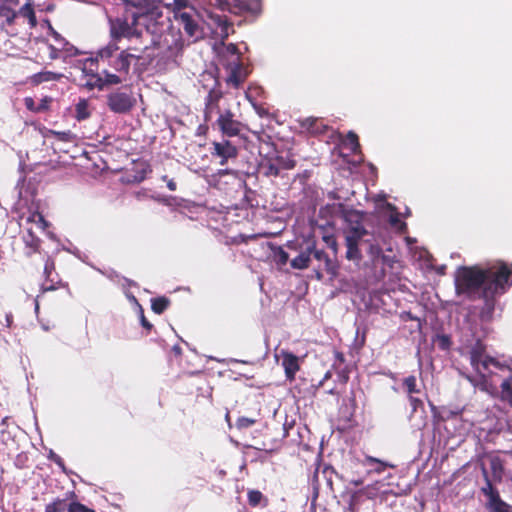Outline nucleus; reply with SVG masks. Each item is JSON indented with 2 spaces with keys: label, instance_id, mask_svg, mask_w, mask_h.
<instances>
[{
  "label": "nucleus",
  "instance_id": "obj_57",
  "mask_svg": "<svg viewBox=\"0 0 512 512\" xmlns=\"http://www.w3.org/2000/svg\"><path fill=\"white\" fill-rule=\"evenodd\" d=\"M11 417L10 416H5L2 420H1V425L2 426H8L9 425V421H10Z\"/></svg>",
  "mask_w": 512,
  "mask_h": 512
},
{
  "label": "nucleus",
  "instance_id": "obj_17",
  "mask_svg": "<svg viewBox=\"0 0 512 512\" xmlns=\"http://www.w3.org/2000/svg\"><path fill=\"white\" fill-rule=\"evenodd\" d=\"M359 463L364 466L368 467L367 474H382L387 468H394L395 465L383 461L381 459H378L376 457H372L369 455H366L362 460L359 461Z\"/></svg>",
  "mask_w": 512,
  "mask_h": 512
},
{
  "label": "nucleus",
  "instance_id": "obj_54",
  "mask_svg": "<svg viewBox=\"0 0 512 512\" xmlns=\"http://www.w3.org/2000/svg\"><path fill=\"white\" fill-rule=\"evenodd\" d=\"M317 122V119L308 118L303 123L304 126H306L308 129H314L313 125Z\"/></svg>",
  "mask_w": 512,
  "mask_h": 512
},
{
  "label": "nucleus",
  "instance_id": "obj_28",
  "mask_svg": "<svg viewBox=\"0 0 512 512\" xmlns=\"http://www.w3.org/2000/svg\"><path fill=\"white\" fill-rule=\"evenodd\" d=\"M310 260L311 253H309V247H307L305 251L291 261V266L295 269H306L309 267Z\"/></svg>",
  "mask_w": 512,
  "mask_h": 512
},
{
  "label": "nucleus",
  "instance_id": "obj_38",
  "mask_svg": "<svg viewBox=\"0 0 512 512\" xmlns=\"http://www.w3.org/2000/svg\"><path fill=\"white\" fill-rule=\"evenodd\" d=\"M346 142L347 144L350 146V149L352 152H357V150L360 149V143H359V138H358V135L353 132V131H349L346 135Z\"/></svg>",
  "mask_w": 512,
  "mask_h": 512
},
{
  "label": "nucleus",
  "instance_id": "obj_47",
  "mask_svg": "<svg viewBox=\"0 0 512 512\" xmlns=\"http://www.w3.org/2000/svg\"><path fill=\"white\" fill-rule=\"evenodd\" d=\"M51 133L60 141L69 142L72 140V134L70 131H67V132L51 131Z\"/></svg>",
  "mask_w": 512,
  "mask_h": 512
},
{
  "label": "nucleus",
  "instance_id": "obj_10",
  "mask_svg": "<svg viewBox=\"0 0 512 512\" xmlns=\"http://www.w3.org/2000/svg\"><path fill=\"white\" fill-rule=\"evenodd\" d=\"M223 67L228 72L225 83L235 89L240 88L250 74V70L242 61L223 62Z\"/></svg>",
  "mask_w": 512,
  "mask_h": 512
},
{
  "label": "nucleus",
  "instance_id": "obj_33",
  "mask_svg": "<svg viewBox=\"0 0 512 512\" xmlns=\"http://www.w3.org/2000/svg\"><path fill=\"white\" fill-rule=\"evenodd\" d=\"M24 242L26 246L31 250V252H28L27 255L39 252L41 240L38 237L34 236V234L31 231H29L28 234L24 237Z\"/></svg>",
  "mask_w": 512,
  "mask_h": 512
},
{
  "label": "nucleus",
  "instance_id": "obj_12",
  "mask_svg": "<svg viewBox=\"0 0 512 512\" xmlns=\"http://www.w3.org/2000/svg\"><path fill=\"white\" fill-rule=\"evenodd\" d=\"M174 16L190 37H199L201 30L198 24V13L194 7H190L188 11H176Z\"/></svg>",
  "mask_w": 512,
  "mask_h": 512
},
{
  "label": "nucleus",
  "instance_id": "obj_61",
  "mask_svg": "<svg viewBox=\"0 0 512 512\" xmlns=\"http://www.w3.org/2000/svg\"><path fill=\"white\" fill-rule=\"evenodd\" d=\"M331 378V372L330 371H327L324 375V378L323 380H327V379H330Z\"/></svg>",
  "mask_w": 512,
  "mask_h": 512
},
{
  "label": "nucleus",
  "instance_id": "obj_16",
  "mask_svg": "<svg viewBox=\"0 0 512 512\" xmlns=\"http://www.w3.org/2000/svg\"><path fill=\"white\" fill-rule=\"evenodd\" d=\"M281 356L286 379L294 381L296 373L300 370L299 358L288 351H282Z\"/></svg>",
  "mask_w": 512,
  "mask_h": 512
},
{
  "label": "nucleus",
  "instance_id": "obj_50",
  "mask_svg": "<svg viewBox=\"0 0 512 512\" xmlns=\"http://www.w3.org/2000/svg\"><path fill=\"white\" fill-rule=\"evenodd\" d=\"M24 103H25V107H26L29 111H32V112H36V113H38L37 104L35 103V101L33 100V98H31V97H26V98L24 99Z\"/></svg>",
  "mask_w": 512,
  "mask_h": 512
},
{
  "label": "nucleus",
  "instance_id": "obj_56",
  "mask_svg": "<svg viewBox=\"0 0 512 512\" xmlns=\"http://www.w3.org/2000/svg\"><path fill=\"white\" fill-rule=\"evenodd\" d=\"M340 378H341V381L343 383H346L349 379V376H348V373L346 371H342L340 374H339Z\"/></svg>",
  "mask_w": 512,
  "mask_h": 512
},
{
  "label": "nucleus",
  "instance_id": "obj_63",
  "mask_svg": "<svg viewBox=\"0 0 512 512\" xmlns=\"http://www.w3.org/2000/svg\"><path fill=\"white\" fill-rule=\"evenodd\" d=\"M173 350H174L176 353H180V351H181L180 347H178V346H174V347H173Z\"/></svg>",
  "mask_w": 512,
  "mask_h": 512
},
{
  "label": "nucleus",
  "instance_id": "obj_21",
  "mask_svg": "<svg viewBox=\"0 0 512 512\" xmlns=\"http://www.w3.org/2000/svg\"><path fill=\"white\" fill-rule=\"evenodd\" d=\"M271 160L272 162H274V165L278 168L279 175H281V172L283 170H291L294 169L296 166V160L293 158L292 155H282L279 154L277 150L271 153Z\"/></svg>",
  "mask_w": 512,
  "mask_h": 512
},
{
  "label": "nucleus",
  "instance_id": "obj_11",
  "mask_svg": "<svg viewBox=\"0 0 512 512\" xmlns=\"http://www.w3.org/2000/svg\"><path fill=\"white\" fill-rule=\"evenodd\" d=\"M43 260H44V276H45V279L42 283L43 292L54 291L61 287H64L65 284H64L62 278L56 272L54 259L49 255H44Z\"/></svg>",
  "mask_w": 512,
  "mask_h": 512
},
{
  "label": "nucleus",
  "instance_id": "obj_26",
  "mask_svg": "<svg viewBox=\"0 0 512 512\" xmlns=\"http://www.w3.org/2000/svg\"><path fill=\"white\" fill-rule=\"evenodd\" d=\"M248 504L255 508L258 506H267L268 499L259 490L251 489L247 492Z\"/></svg>",
  "mask_w": 512,
  "mask_h": 512
},
{
  "label": "nucleus",
  "instance_id": "obj_48",
  "mask_svg": "<svg viewBox=\"0 0 512 512\" xmlns=\"http://www.w3.org/2000/svg\"><path fill=\"white\" fill-rule=\"evenodd\" d=\"M389 222L392 226L394 227H398L399 229H404L406 228V223L401 221L399 219V216L397 214L395 215H391L390 216V219H389Z\"/></svg>",
  "mask_w": 512,
  "mask_h": 512
},
{
  "label": "nucleus",
  "instance_id": "obj_25",
  "mask_svg": "<svg viewBox=\"0 0 512 512\" xmlns=\"http://www.w3.org/2000/svg\"><path fill=\"white\" fill-rule=\"evenodd\" d=\"M500 400L512 407V376L503 380L500 385Z\"/></svg>",
  "mask_w": 512,
  "mask_h": 512
},
{
  "label": "nucleus",
  "instance_id": "obj_18",
  "mask_svg": "<svg viewBox=\"0 0 512 512\" xmlns=\"http://www.w3.org/2000/svg\"><path fill=\"white\" fill-rule=\"evenodd\" d=\"M261 161L259 163V170L265 177H279L278 168L271 160V154L264 153V147L260 148Z\"/></svg>",
  "mask_w": 512,
  "mask_h": 512
},
{
  "label": "nucleus",
  "instance_id": "obj_22",
  "mask_svg": "<svg viewBox=\"0 0 512 512\" xmlns=\"http://www.w3.org/2000/svg\"><path fill=\"white\" fill-rule=\"evenodd\" d=\"M394 263L395 256L386 255L383 252L373 266L376 278L379 280L384 279L386 276V268H393Z\"/></svg>",
  "mask_w": 512,
  "mask_h": 512
},
{
  "label": "nucleus",
  "instance_id": "obj_62",
  "mask_svg": "<svg viewBox=\"0 0 512 512\" xmlns=\"http://www.w3.org/2000/svg\"><path fill=\"white\" fill-rule=\"evenodd\" d=\"M230 172H231L230 170L225 169V170H220L219 174L225 175V174H229Z\"/></svg>",
  "mask_w": 512,
  "mask_h": 512
},
{
  "label": "nucleus",
  "instance_id": "obj_15",
  "mask_svg": "<svg viewBox=\"0 0 512 512\" xmlns=\"http://www.w3.org/2000/svg\"><path fill=\"white\" fill-rule=\"evenodd\" d=\"M309 253H311V257H313L316 261L319 262L317 266L319 270H325L326 272L332 275H336L337 266L329 258L328 254L324 250L317 249L313 245L309 246Z\"/></svg>",
  "mask_w": 512,
  "mask_h": 512
},
{
  "label": "nucleus",
  "instance_id": "obj_9",
  "mask_svg": "<svg viewBox=\"0 0 512 512\" xmlns=\"http://www.w3.org/2000/svg\"><path fill=\"white\" fill-rule=\"evenodd\" d=\"M223 96L221 83L218 78H215L213 87L204 99L203 117L205 122L211 121L214 112L218 114L221 112L219 103Z\"/></svg>",
  "mask_w": 512,
  "mask_h": 512
},
{
  "label": "nucleus",
  "instance_id": "obj_2",
  "mask_svg": "<svg viewBox=\"0 0 512 512\" xmlns=\"http://www.w3.org/2000/svg\"><path fill=\"white\" fill-rule=\"evenodd\" d=\"M132 48L119 49L115 42H109L101 48L95 57L86 58V70L93 71L100 68H107L116 76L121 77V83L129 75L132 62H138L142 56L131 52Z\"/></svg>",
  "mask_w": 512,
  "mask_h": 512
},
{
  "label": "nucleus",
  "instance_id": "obj_59",
  "mask_svg": "<svg viewBox=\"0 0 512 512\" xmlns=\"http://www.w3.org/2000/svg\"><path fill=\"white\" fill-rule=\"evenodd\" d=\"M6 321H7V326L10 327L11 326V323L13 321V317L11 314H7L6 315Z\"/></svg>",
  "mask_w": 512,
  "mask_h": 512
},
{
  "label": "nucleus",
  "instance_id": "obj_49",
  "mask_svg": "<svg viewBox=\"0 0 512 512\" xmlns=\"http://www.w3.org/2000/svg\"><path fill=\"white\" fill-rule=\"evenodd\" d=\"M409 402L413 412H416L418 408L423 407V401L413 395L409 396Z\"/></svg>",
  "mask_w": 512,
  "mask_h": 512
},
{
  "label": "nucleus",
  "instance_id": "obj_46",
  "mask_svg": "<svg viewBox=\"0 0 512 512\" xmlns=\"http://www.w3.org/2000/svg\"><path fill=\"white\" fill-rule=\"evenodd\" d=\"M275 257L277 262L281 265H285L289 259L288 253L281 247H278Z\"/></svg>",
  "mask_w": 512,
  "mask_h": 512
},
{
  "label": "nucleus",
  "instance_id": "obj_40",
  "mask_svg": "<svg viewBox=\"0 0 512 512\" xmlns=\"http://www.w3.org/2000/svg\"><path fill=\"white\" fill-rule=\"evenodd\" d=\"M492 365V366H495V367H500V363L499 361L494 358V357H491L489 355H485L483 358H482V361H480V372L483 370V371H486L488 370L489 366Z\"/></svg>",
  "mask_w": 512,
  "mask_h": 512
},
{
  "label": "nucleus",
  "instance_id": "obj_43",
  "mask_svg": "<svg viewBox=\"0 0 512 512\" xmlns=\"http://www.w3.org/2000/svg\"><path fill=\"white\" fill-rule=\"evenodd\" d=\"M68 512H95L80 502H71L68 506Z\"/></svg>",
  "mask_w": 512,
  "mask_h": 512
},
{
  "label": "nucleus",
  "instance_id": "obj_20",
  "mask_svg": "<svg viewBox=\"0 0 512 512\" xmlns=\"http://www.w3.org/2000/svg\"><path fill=\"white\" fill-rule=\"evenodd\" d=\"M469 354L471 366L476 372H480V361H482V358L486 355V345L481 339L475 341Z\"/></svg>",
  "mask_w": 512,
  "mask_h": 512
},
{
  "label": "nucleus",
  "instance_id": "obj_23",
  "mask_svg": "<svg viewBox=\"0 0 512 512\" xmlns=\"http://www.w3.org/2000/svg\"><path fill=\"white\" fill-rule=\"evenodd\" d=\"M215 24L217 25V29H219V37L221 41H225L231 34H233L234 28L233 23L228 20L226 16H216L213 17Z\"/></svg>",
  "mask_w": 512,
  "mask_h": 512
},
{
  "label": "nucleus",
  "instance_id": "obj_29",
  "mask_svg": "<svg viewBox=\"0 0 512 512\" xmlns=\"http://www.w3.org/2000/svg\"><path fill=\"white\" fill-rule=\"evenodd\" d=\"M257 140L259 142V149L264 147V153H273L276 149V144L273 142L272 137L266 133H257Z\"/></svg>",
  "mask_w": 512,
  "mask_h": 512
},
{
  "label": "nucleus",
  "instance_id": "obj_7",
  "mask_svg": "<svg viewBox=\"0 0 512 512\" xmlns=\"http://www.w3.org/2000/svg\"><path fill=\"white\" fill-rule=\"evenodd\" d=\"M210 155L213 159L218 160L221 166L237 159L239 149L230 140L222 139L221 141H213L209 147Z\"/></svg>",
  "mask_w": 512,
  "mask_h": 512
},
{
  "label": "nucleus",
  "instance_id": "obj_5",
  "mask_svg": "<svg viewBox=\"0 0 512 512\" xmlns=\"http://www.w3.org/2000/svg\"><path fill=\"white\" fill-rule=\"evenodd\" d=\"M367 234V230L362 226H353L348 230L345 235V257L347 260L353 261L357 265L360 263L362 260V254L359 249V243Z\"/></svg>",
  "mask_w": 512,
  "mask_h": 512
},
{
  "label": "nucleus",
  "instance_id": "obj_64",
  "mask_svg": "<svg viewBox=\"0 0 512 512\" xmlns=\"http://www.w3.org/2000/svg\"><path fill=\"white\" fill-rule=\"evenodd\" d=\"M355 485H361L363 483V480H356L353 482Z\"/></svg>",
  "mask_w": 512,
  "mask_h": 512
},
{
  "label": "nucleus",
  "instance_id": "obj_35",
  "mask_svg": "<svg viewBox=\"0 0 512 512\" xmlns=\"http://www.w3.org/2000/svg\"><path fill=\"white\" fill-rule=\"evenodd\" d=\"M75 113H76L75 117L79 121L85 120L90 116V112L88 109V103L86 100H80L76 104Z\"/></svg>",
  "mask_w": 512,
  "mask_h": 512
},
{
  "label": "nucleus",
  "instance_id": "obj_41",
  "mask_svg": "<svg viewBox=\"0 0 512 512\" xmlns=\"http://www.w3.org/2000/svg\"><path fill=\"white\" fill-rule=\"evenodd\" d=\"M48 56L50 60H55L61 57V52L65 50L62 49L61 46H57L54 43H47Z\"/></svg>",
  "mask_w": 512,
  "mask_h": 512
},
{
  "label": "nucleus",
  "instance_id": "obj_44",
  "mask_svg": "<svg viewBox=\"0 0 512 512\" xmlns=\"http://www.w3.org/2000/svg\"><path fill=\"white\" fill-rule=\"evenodd\" d=\"M254 423V419L248 417H239L236 421V426L239 429H245L251 427Z\"/></svg>",
  "mask_w": 512,
  "mask_h": 512
},
{
  "label": "nucleus",
  "instance_id": "obj_13",
  "mask_svg": "<svg viewBox=\"0 0 512 512\" xmlns=\"http://www.w3.org/2000/svg\"><path fill=\"white\" fill-rule=\"evenodd\" d=\"M107 104L115 113H126L134 105V99L126 92L116 91L108 95Z\"/></svg>",
  "mask_w": 512,
  "mask_h": 512
},
{
  "label": "nucleus",
  "instance_id": "obj_6",
  "mask_svg": "<svg viewBox=\"0 0 512 512\" xmlns=\"http://www.w3.org/2000/svg\"><path fill=\"white\" fill-rule=\"evenodd\" d=\"M215 126L225 137L239 136L245 128V125L235 118L231 109H225L219 113Z\"/></svg>",
  "mask_w": 512,
  "mask_h": 512
},
{
  "label": "nucleus",
  "instance_id": "obj_55",
  "mask_svg": "<svg viewBox=\"0 0 512 512\" xmlns=\"http://www.w3.org/2000/svg\"><path fill=\"white\" fill-rule=\"evenodd\" d=\"M167 187H168V189H169L170 191H175V190H176V187H177L176 182H175V181H173L172 179H171V180H169V181L167 182Z\"/></svg>",
  "mask_w": 512,
  "mask_h": 512
},
{
  "label": "nucleus",
  "instance_id": "obj_3",
  "mask_svg": "<svg viewBox=\"0 0 512 512\" xmlns=\"http://www.w3.org/2000/svg\"><path fill=\"white\" fill-rule=\"evenodd\" d=\"M85 60L82 63V72L84 77L83 87L88 90L98 89L102 90L105 86L118 85L121 83V77L116 76L107 68H100L97 70H86Z\"/></svg>",
  "mask_w": 512,
  "mask_h": 512
},
{
  "label": "nucleus",
  "instance_id": "obj_42",
  "mask_svg": "<svg viewBox=\"0 0 512 512\" xmlns=\"http://www.w3.org/2000/svg\"><path fill=\"white\" fill-rule=\"evenodd\" d=\"M52 30V35H53V39H54V44H56L58 47L61 46L63 50H65V52H68L69 51V42L65 40V38H63L58 32H56L55 30L51 29Z\"/></svg>",
  "mask_w": 512,
  "mask_h": 512
},
{
  "label": "nucleus",
  "instance_id": "obj_8",
  "mask_svg": "<svg viewBox=\"0 0 512 512\" xmlns=\"http://www.w3.org/2000/svg\"><path fill=\"white\" fill-rule=\"evenodd\" d=\"M261 8V0H227L221 10L235 15L249 14L256 16L260 14Z\"/></svg>",
  "mask_w": 512,
  "mask_h": 512
},
{
  "label": "nucleus",
  "instance_id": "obj_51",
  "mask_svg": "<svg viewBox=\"0 0 512 512\" xmlns=\"http://www.w3.org/2000/svg\"><path fill=\"white\" fill-rule=\"evenodd\" d=\"M49 458H50L54 463H56L59 467H61L63 470H65L64 461H63V459H62L59 455H57V454H55V453L51 452V453H50Z\"/></svg>",
  "mask_w": 512,
  "mask_h": 512
},
{
  "label": "nucleus",
  "instance_id": "obj_53",
  "mask_svg": "<svg viewBox=\"0 0 512 512\" xmlns=\"http://www.w3.org/2000/svg\"><path fill=\"white\" fill-rule=\"evenodd\" d=\"M49 103H50V99H48L47 97H45L44 99H42L40 101L39 104H37V109H38V113L39 112H44L46 110H48L49 108Z\"/></svg>",
  "mask_w": 512,
  "mask_h": 512
},
{
  "label": "nucleus",
  "instance_id": "obj_1",
  "mask_svg": "<svg viewBox=\"0 0 512 512\" xmlns=\"http://www.w3.org/2000/svg\"><path fill=\"white\" fill-rule=\"evenodd\" d=\"M120 17L109 19L111 42L141 38L142 29L152 35L160 34L165 25L164 5L161 0H125Z\"/></svg>",
  "mask_w": 512,
  "mask_h": 512
},
{
  "label": "nucleus",
  "instance_id": "obj_60",
  "mask_svg": "<svg viewBox=\"0 0 512 512\" xmlns=\"http://www.w3.org/2000/svg\"><path fill=\"white\" fill-rule=\"evenodd\" d=\"M226 1H227V0H216V2H217V4H218V6H219V8H220V9H222V6H224V5H225V2H226Z\"/></svg>",
  "mask_w": 512,
  "mask_h": 512
},
{
  "label": "nucleus",
  "instance_id": "obj_27",
  "mask_svg": "<svg viewBox=\"0 0 512 512\" xmlns=\"http://www.w3.org/2000/svg\"><path fill=\"white\" fill-rule=\"evenodd\" d=\"M63 77L61 73H56L52 71H43L36 73L32 76V82L34 84H40L43 82H49V81H58Z\"/></svg>",
  "mask_w": 512,
  "mask_h": 512
},
{
  "label": "nucleus",
  "instance_id": "obj_4",
  "mask_svg": "<svg viewBox=\"0 0 512 512\" xmlns=\"http://www.w3.org/2000/svg\"><path fill=\"white\" fill-rule=\"evenodd\" d=\"M483 478L485 484L481 487V493L487 498L485 508L489 512H512V506L505 502L499 490L493 485L487 470L482 468Z\"/></svg>",
  "mask_w": 512,
  "mask_h": 512
},
{
  "label": "nucleus",
  "instance_id": "obj_31",
  "mask_svg": "<svg viewBox=\"0 0 512 512\" xmlns=\"http://www.w3.org/2000/svg\"><path fill=\"white\" fill-rule=\"evenodd\" d=\"M366 244H368L367 254L369 257V260L371 262L372 267L375 265L376 261H378V258L383 253V249L381 246L376 242H371L369 240L364 241Z\"/></svg>",
  "mask_w": 512,
  "mask_h": 512
},
{
  "label": "nucleus",
  "instance_id": "obj_52",
  "mask_svg": "<svg viewBox=\"0 0 512 512\" xmlns=\"http://www.w3.org/2000/svg\"><path fill=\"white\" fill-rule=\"evenodd\" d=\"M140 319H141V325L143 326V328H145L147 330V333H150V331L153 328V325L146 319L142 309H141V317H140Z\"/></svg>",
  "mask_w": 512,
  "mask_h": 512
},
{
  "label": "nucleus",
  "instance_id": "obj_34",
  "mask_svg": "<svg viewBox=\"0 0 512 512\" xmlns=\"http://www.w3.org/2000/svg\"><path fill=\"white\" fill-rule=\"evenodd\" d=\"M364 496H366L369 499H372L374 497L373 494H370L367 491V488H363V489L357 490V491L352 493L351 499H350V505L351 506H358V505H360L362 503V501H363V497Z\"/></svg>",
  "mask_w": 512,
  "mask_h": 512
},
{
  "label": "nucleus",
  "instance_id": "obj_19",
  "mask_svg": "<svg viewBox=\"0 0 512 512\" xmlns=\"http://www.w3.org/2000/svg\"><path fill=\"white\" fill-rule=\"evenodd\" d=\"M223 48L219 52V61L223 66V62H238L242 61V54L240 53L238 47L234 43H229L227 45L222 42Z\"/></svg>",
  "mask_w": 512,
  "mask_h": 512
},
{
  "label": "nucleus",
  "instance_id": "obj_37",
  "mask_svg": "<svg viewBox=\"0 0 512 512\" xmlns=\"http://www.w3.org/2000/svg\"><path fill=\"white\" fill-rule=\"evenodd\" d=\"M491 471L493 473L494 481L501 482L502 481V474H503V465L499 459H493L491 461Z\"/></svg>",
  "mask_w": 512,
  "mask_h": 512
},
{
  "label": "nucleus",
  "instance_id": "obj_39",
  "mask_svg": "<svg viewBox=\"0 0 512 512\" xmlns=\"http://www.w3.org/2000/svg\"><path fill=\"white\" fill-rule=\"evenodd\" d=\"M436 343H437V346L441 350L446 351V350L450 349V347L452 345V340H451V337L449 335L441 334V335H437Z\"/></svg>",
  "mask_w": 512,
  "mask_h": 512
},
{
  "label": "nucleus",
  "instance_id": "obj_45",
  "mask_svg": "<svg viewBox=\"0 0 512 512\" xmlns=\"http://www.w3.org/2000/svg\"><path fill=\"white\" fill-rule=\"evenodd\" d=\"M174 3V13L176 11H188L190 7H192L189 3V0H173Z\"/></svg>",
  "mask_w": 512,
  "mask_h": 512
},
{
  "label": "nucleus",
  "instance_id": "obj_58",
  "mask_svg": "<svg viewBox=\"0 0 512 512\" xmlns=\"http://www.w3.org/2000/svg\"><path fill=\"white\" fill-rule=\"evenodd\" d=\"M335 356H336V359H337V360H339L341 363H343V362H344V355H343V353H341V352H336V353H335Z\"/></svg>",
  "mask_w": 512,
  "mask_h": 512
},
{
  "label": "nucleus",
  "instance_id": "obj_30",
  "mask_svg": "<svg viewBox=\"0 0 512 512\" xmlns=\"http://www.w3.org/2000/svg\"><path fill=\"white\" fill-rule=\"evenodd\" d=\"M170 303V299L165 296L156 297L151 299V309L160 315L170 306Z\"/></svg>",
  "mask_w": 512,
  "mask_h": 512
},
{
  "label": "nucleus",
  "instance_id": "obj_24",
  "mask_svg": "<svg viewBox=\"0 0 512 512\" xmlns=\"http://www.w3.org/2000/svg\"><path fill=\"white\" fill-rule=\"evenodd\" d=\"M34 5V0H26L25 4L17 11L18 16L27 19L31 28L36 27L38 24Z\"/></svg>",
  "mask_w": 512,
  "mask_h": 512
},
{
  "label": "nucleus",
  "instance_id": "obj_36",
  "mask_svg": "<svg viewBox=\"0 0 512 512\" xmlns=\"http://www.w3.org/2000/svg\"><path fill=\"white\" fill-rule=\"evenodd\" d=\"M417 380L414 375H410L403 380V386L408 393L409 396H411L414 393H419V389L417 388Z\"/></svg>",
  "mask_w": 512,
  "mask_h": 512
},
{
  "label": "nucleus",
  "instance_id": "obj_14",
  "mask_svg": "<svg viewBox=\"0 0 512 512\" xmlns=\"http://www.w3.org/2000/svg\"><path fill=\"white\" fill-rule=\"evenodd\" d=\"M19 5V0H1L0 18L3 19L2 26H13L18 17L15 7Z\"/></svg>",
  "mask_w": 512,
  "mask_h": 512
},
{
  "label": "nucleus",
  "instance_id": "obj_32",
  "mask_svg": "<svg viewBox=\"0 0 512 512\" xmlns=\"http://www.w3.org/2000/svg\"><path fill=\"white\" fill-rule=\"evenodd\" d=\"M67 499L56 498L45 507V512H63L68 510Z\"/></svg>",
  "mask_w": 512,
  "mask_h": 512
}]
</instances>
